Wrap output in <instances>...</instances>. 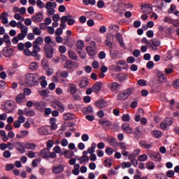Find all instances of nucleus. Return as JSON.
Instances as JSON below:
<instances>
[{
	"instance_id": "2f4dec72",
	"label": "nucleus",
	"mask_w": 179,
	"mask_h": 179,
	"mask_svg": "<svg viewBox=\"0 0 179 179\" xmlns=\"http://www.w3.org/2000/svg\"><path fill=\"white\" fill-rule=\"evenodd\" d=\"M44 43V40L41 36H38L36 38V40L33 42V44H35L36 45H43Z\"/></svg>"
},
{
	"instance_id": "4d7b16f0",
	"label": "nucleus",
	"mask_w": 179,
	"mask_h": 179,
	"mask_svg": "<svg viewBox=\"0 0 179 179\" xmlns=\"http://www.w3.org/2000/svg\"><path fill=\"white\" fill-rule=\"evenodd\" d=\"M33 34H35V36H40V34H41V29L38 27H36L33 29Z\"/></svg>"
},
{
	"instance_id": "6ab92c4d",
	"label": "nucleus",
	"mask_w": 179,
	"mask_h": 179,
	"mask_svg": "<svg viewBox=\"0 0 179 179\" xmlns=\"http://www.w3.org/2000/svg\"><path fill=\"white\" fill-rule=\"evenodd\" d=\"M50 150L48 148H43L40 152V156L43 159H50Z\"/></svg>"
},
{
	"instance_id": "052dcab7",
	"label": "nucleus",
	"mask_w": 179,
	"mask_h": 179,
	"mask_svg": "<svg viewBox=\"0 0 179 179\" xmlns=\"http://www.w3.org/2000/svg\"><path fill=\"white\" fill-rule=\"evenodd\" d=\"M33 51L40 52L41 51V48H40V45H38L33 44Z\"/></svg>"
},
{
	"instance_id": "37998d69",
	"label": "nucleus",
	"mask_w": 179,
	"mask_h": 179,
	"mask_svg": "<svg viewBox=\"0 0 179 179\" xmlns=\"http://www.w3.org/2000/svg\"><path fill=\"white\" fill-rule=\"evenodd\" d=\"M3 43H6L8 45H10L11 42H10V37L9 35L6 34L3 36Z\"/></svg>"
},
{
	"instance_id": "ea45409f",
	"label": "nucleus",
	"mask_w": 179,
	"mask_h": 179,
	"mask_svg": "<svg viewBox=\"0 0 179 179\" xmlns=\"http://www.w3.org/2000/svg\"><path fill=\"white\" fill-rule=\"evenodd\" d=\"M69 55L71 59H73L74 61H76V59H78V55H76V53H75V52L72 50L69 51Z\"/></svg>"
},
{
	"instance_id": "ddd939ff",
	"label": "nucleus",
	"mask_w": 179,
	"mask_h": 179,
	"mask_svg": "<svg viewBox=\"0 0 179 179\" xmlns=\"http://www.w3.org/2000/svg\"><path fill=\"white\" fill-rule=\"evenodd\" d=\"M14 146H15V149H17V150H18V152H20V153H24V152H26V149H25L24 146H23V143H22L20 142L14 143Z\"/></svg>"
},
{
	"instance_id": "69168bd1",
	"label": "nucleus",
	"mask_w": 179,
	"mask_h": 179,
	"mask_svg": "<svg viewBox=\"0 0 179 179\" xmlns=\"http://www.w3.org/2000/svg\"><path fill=\"white\" fill-rule=\"evenodd\" d=\"M59 51L61 54H65V52H66V47L64 45H60L59 47Z\"/></svg>"
},
{
	"instance_id": "0eeeda50",
	"label": "nucleus",
	"mask_w": 179,
	"mask_h": 179,
	"mask_svg": "<svg viewBox=\"0 0 179 179\" xmlns=\"http://www.w3.org/2000/svg\"><path fill=\"white\" fill-rule=\"evenodd\" d=\"M2 54L6 58H10L13 55V50L9 47H5L2 50Z\"/></svg>"
},
{
	"instance_id": "49530a36",
	"label": "nucleus",
	"mask_w": 179,
	"mask_h": 179,
	"mask_svg": "<svg viewBox=\"0 0 179 179\" xmlns=\"http://www.w3.org/2000/svg\"><path fill=\"white\" fill-rule=\"evenodd\" d=\"M66 22V17H64V16H62L61 17V24H60V27L62 29H66V24H65Z\"/></svg>"
},
{
	"instance_id": "de8ad7c7",
	"label": "nucleus",
	"mask_w": 179,
	"mask_h": 179,
	"mask_svg": "<svg viewBox=\"0 0 179 179\" xmlns=\"http://www.w3.org/2000/svg\"><path fill=\"white\" fill-rule=\"evenodd\" d=\"M138 162H146L148 160V155L146 154L141 155L138 157Z\"/></svg>"
},
{
	"instance_id": "13d9d810",
	"label": "nucleus",
	"mask_w": 179,
	"mask_h": 179,
	"mask_svg": "<svg viewBox=\"0 0 179 179\" xmlns=\"http://www.w3.org/2000/svg\"><path fill=\"white\" fill-rule=\"evenodd\" d=\"M36 5L38 8H40L41 9H43V8L45 6V4L43 2H42L41 0H37Z\"/></svg>"
},
{
	"instance_id": "412c9836",
	"label": "nucleus",
	"mask_w": 179,
	"mask_h": 179,
	"mask_svg": "<svg viewBox=\"0 0 179 179\" xmlns=\"http://www.w3.org/2000/svg\"><path fill=\"white\" fill-rule=\"evenodd\" d=\"M117 79H118L120 83L125 82V80L128 79V74L118 73L117 75Z\"/></svg>"
},
{
	"instance_id": "9d476101",
	"label": "nucleus",
	"mask_w": 179,
	"mask_h": 179,
	"mask_svg": "<svg viewBox=\"0 0 179 179\" xmlns=\"http://www.w3.org/2000/svg\"><path fill=\"white\" fill-rule=\"evenodd\" d=\"M99 124L102 127L103 129H106L107 127H111L113 125V123L110 120H104V119L99 120Z\"/></svg>"
},
{
	"instance_id": "c03bdc74",
	"label": "nucleus",
	"mask_w": 179,
	"mask_h": 179,
	"mask_svg": "<svg viewBox=\"0 0 179 179\" xmlns=\"http://www.w3.org/2000/svg\"><path fill=\"white\" fill-rule=\"evenodd\" d=\"M14 9H17L14 10L15 12H20V15H24L26 13V8L24 7H21L20 9L17 7H14Z\"/></svg>"
},
{
	"instance_id": "4468645a",
	"label": "nucleus",
	"mask_w": 179,
	"mask_h": 179,
	"mask_svg": "<svg viewBox=\"0 0 179 179\" xmlns=\"http://www.w3.org/2000/svg\"><path fill=\"white\" fill-rule=\"evenodd\" d=\"M149 157H150L152 160H155V162H159L162 159V155H160V153L157 152H150L148 154Z\"/></svg>"
},
{
	"instance_id": "2eb2a0df",
	"label": "nucleus",
	"mask_w": 179,
	"mask_h": 179,
	"mask_svg": "<svg viewBox=\"0 0 179 179\" xmlns=\"http://www.w3.org/2000/svg\"><path fill=\"white\" fill-rule=\"evenodd\" d=\"M55 105L56 106L55 108H57L59 113H64L65 111V106H64V103L59 101H55Z\"/></svg>"
},
{
	"instance_id": "a19ab883",
	"label": "nucleus",
	"mask_w": 179,
	"mask_h": 179,
	"mask_svg": "<svg viewBox=\"0 0 179 179\" xmlns=\"http://www.w3.org/2000/svg\"><path fill=\"white\" fill-rule=\"evenodd\" d=\"M38 94L42 97H46V96H48V94H50V91H48V90H38Z\"/></svg>"
},
{
	"instance_id": "1a4fd4ad",
	"label": "nucleus",
	"mask_w": 179,
	"mask_h": 179,
	"mask_svg": "<svg viewBox=\"0 0 179 179\" xmlns=\"http://www.w3.org/2000/svg\"><path fill=\"white\" fill-rule=\"evenodd\" d=\"M46 103L44 101L36 102L34 103V106L38 111H44Z\"/></svg>"
},
{
	"instance_id": "864d4df0",
	"label": "nucleus",
	"mask_w": 179,
	"mask_h": 179,
	"mask_svg": "<svg viewBox=\"0 0 179 179\" xmlns=\"http://www.w3.org/2000/svg\"><path fill=\"white\" fill-rule=\"evenodd\" d=\"M105 153H106V155H108V156H111V155H113V153H114V150H113V148L108 147L105 150Z\"/></svg>"
},
{
	"instance_id": "0e129e2a",
	"label": "nucleus",
	"mask_w": 179,
	"mask_h": 179,
	"mask_svg": "<svg viewBox=\"0 0 179 179\" xmlns=\"http://www.w3.org/2000/svg\"><path fill=\"white\" fill-rule=\"evenodd\" d=\"M80 160V164H83V163H87V162H89V157H81Z\"/></svg>"
},
{
	"instance_id": "20e7f679",
	"label": "nucleus",
	"mask_w": 179,
	"mask_h": 179,
	"mask_svg": "<svg viewBox=\"0 0 179 179\" xmlns=\"http://www.w3.org/2000/svg\"><path fill=\"white\" fill-rule=\"evenodd\" d=\"M44 52L46 58H52V55H54V48L51 45L45 44L44 46Z\"/></svg>"
},
{
	"instance_id": "6e6d98bb",
	"label": "nucleus",
	"mask_w": 179,
	"mask_h": 179,
	"mask_svg": "<svg viewBox=\"0 0 179 179\" xmlns=\"http://www.w3.org/2000/svg\"><path fill=\"white\" fill-rule=\"evenodd\" d=\"M147 69H153L155 67V63L153 61H149L147 64H146Z\"/></svg>"
},
{
	"instance_id": "774afa93",
	"label": "nucleus",
	"mask_w": 179,
	"mask_h": 179,
	"mask_svg": "<svg viewBox=\"0 0 179 179\" xmlns=\"http://www.w3.org/2000/svg\"><path fill=\"white\" fill-rule=\"evenodd\" d=\"M138 86H141V87L146 86V80H142V79L138 80Z\"/></svg>"
},
{
	"instance_id": "c756f323",
	"label": "nucleus",
	"mask_w": 179,
	"mask_h": 179,
	"mask_svg": "<svg viewBox=\"0 0 179 179\" xmlns=\"http://www.w3.org/2000/svg\"><path fill=\"white\" fill-rule=\"evenodd\" d=\"M89 85V80H87V78H83V80H81L80 83V87L81 89H83L85 87H86L87 85Z\"/></svg>"
},
{
	"instance_id": "338daca9",
	"label": "nucleus",
	"mask_w": 179,
	"mask_h": 179,
	"mask_svg": "<svg viewBox=\"0 0 179 179\" xmlns=\"http://www.w3.org/2000/svg\"><path fill=\"white\" fill-rule=\"evenodd\" d=\"M78 54L81 58V59H85L86 58V52L83 50H78Z\"/></svg>"
},
{
	"instance_id": "423d86ee",
	"label": "nucleus",
	"mask_w": 179,
	"mask_h": 179,
	"mask_svg": "<svg viewBox=\"0 0 179 179\" xmlns=\"http://www.w3.org/2000/svg\"><path fill=\"white\" fill-rule=\"evenodd\" d=\"M78 66H79L78 62L71 60H66L64 64V68L68 69H73V68H78Z\"/></svg>"
},
{
	"instance_id": "680f3d73",
	"label": "nucleus",
	"mask_w": 179,
	"mask_h": 179,
	"mask_svg": "<svg viewBox=\"0 0 179 179\" xmlns=\"http://www.w3.org/2000/svg\"><path fill=\"white\" fill-rule=\"evenodd\" d=\"M175 171L173 170H169L166 172V176L169 178H173L174 177Z\"/></svg>"
},
{
	"instance_id": "aec40b11",
	"label": "nucleus",
	"mask_w": 179,
	"mask_h": 179,
	"mask_svg": "<svg viewBox=\"0 0 179 179\" xmlns=\"http://www.w3.org/2000/svg\"><path fill=\"white\" fill-rule=\"evenodd\" d=\"M122 129L126 132V134H133L134 133V129H132V128H131L129 127V124H124L122 126Z\"/></svg>"
},
{
	"instance_id": "f8f14e48",
	"label": "nucleus",
	"mask_w": 179,
	"mask_h": 179,
	"mask_svg": "<svg viewBox=\"0 0 179 179\" xmlns=\"http://www.w3.org/2000/svg\"><path fill=\"white\" fill-rule=\"evenodd\" d=\"M65 167L62 164H59L57 166H54L52 169V171L54 174H61L63 173Z\"/></svg>"
},
{
	"instance_id": "f3484780",
	"label": "nucleus",
	"mask_w": 179,
	"mask_h": 179,
	"mask_svg": "<svg viewBox=\"0 0 179 179\" xmlns=\"http://www.w3.org/2000/svg\"><path fill=\"white\" fill-rule=\"evenodd\" d=\"M86 52L90 55V57H94L96 54V49L92 46H87L85 48Z\"/></svg>"
},
{
	"instance_id": "cd10ccee",
	"label": "nucleus",
	"mask_w": 179,
	"mask_h": 179,
	"mask_svg": "<svg viewBox=\"0 0 179 179\" xmlns=\"http://www.w3.org/2000/svg\"><path fill=\"white\" fill-rule=\"evenodd\" d=\"M96 148H97V144H96V143H92L91 144V147H90L87 149V152L88 153H90V155H92L94 153V152H96V150L94 149H96Z\"/></svg>"
},
{
	"instance_id": "c9c22d12",
	"label": "nucleus",
	"mask_w": 179,
	"mask_h": 179,
	"mask_svg": "<svg viewBox=\"0 0 179 179\" xmlns=\"http://www.w3.org/2000/svg\"><path fill=\"white\" fill-rule=\"evenodd\" d=\"M29 68L31 71H37L38 68V63L37 62H31L29 66Z\"/></svg>"
},
{
	"instance_id": "bf43d9fd",
	"label": "nucleus",
	"mask_w": 179,
	"mask_h": 179,
	"mask_svg": "<svg viewBox=\"0 0 179 179\" xmlns=\"http://www.w3.org/2000/svg\"><path fill=\"white\" fill-rule=\"evenodd\" d=\"M3 156L5 157V159H9L10 156H12V153H10V151L6 150L3 153Z\"/></svg>"
},
{
	"instance_id": "a18cd8bd",
	"label": "nucleus",
	"mask_w": 179,
	"mask_h": 179,
	"mask_svg": "<svg viewBox=\"0 0 179 179\" xmlns=\"http://www.w3.org/2000/svg\"><path fill=\"white\" fill-rule=\"evenodd\" d=\"M42 66L44 69H47L50 66V63H48V60L47 59H42Z\"/></svg>"
},
{
	"instance_id": "473e14b6",
	"label": "nucleus",
	"mask_w": 179,
	"mask_h": 179,
	"mask_svg": "<svg viewBox=\"0 0 179 179\" xmlns=\"http://www.w3.org/2000/svg\"><path fill=\"white\" fill-rule=\"evenodd\" d=\"M64 155L67 159H71V157H73V156H75V152L71 150H65Z\"/></svg>"
},
{
	"instance_id": "bb28decb",
	"label": "nucleus",
	"mask_w": 179,
	"mask_h": 179,
	"mask_svg": "<svg viewBox=\"0 0 179 179\" xmlns=\"http://www.w3.org/2000/svg\"><path fill=\"white\" fill-rule=\"evenodd\" d=\"M24 115H26V117H34V115H36V112H34L33 110H29V108H26Z\"/></svg>"
},
{
	"instance_id": "5701e85b",
	"label": "nucleus",
	"mask_w": 179,
	"mask_h": 179,
	"mask_svg": "<svg viewBox=\"0 0 179 179\" xmlns=\"http://www.w3.org/2000/svg\"><path fill=\"white\" fill-rule=\"evenodd\" d=\"M64 121H71L75 120V114L65 113L63 116Z\"/></svg>"
},
{
	"instance_id": "a878e982",
	"label": "nucleus",
	"mask_w": 179,
	"mask_h": 179,
	"mask_svg": "<svg viewBox=\"0 0 179 179\" xmlns=\"http://www.w3.org/2000/svg\"><path fill=\"white\" fill-rule=\"evenodd\" d=\"M25 95L23 93L19 94L18 95H17L16 98H15V101L16 103H17L18 104L20 103H23V99H24Z\"/></svg>"
},
{
	"instance_id": "e433bc0d",
	"label": "nucleus",
	"mask_w": 179,
	"mask_h": 179,
	"mask_svg": "<svg viewBox=\"0 0 179 179\" xmlns=\"http://www.w3.org/2000/svg\"><path fill=\"white\" fill-rule=\"evenodd\" d=\"M36 147L37 145L34 143H28L24 145V148L25 149H27V150H31L33 149H36Z\"/></svg>"
},
{
	"instance_id": "7ed1b4c3",
	"label": "nucleus",
	"mask_w": 179,
	"mask_h": 179,
	"mask_svg": "<svg viewBox=\"0 0 179 179\" xmlns=\"http://www.w3.org/2000/svg\"><path fill=\"white\" fill-rule=\"evenodd\" d=\"M3 108L5 113H12V111L15 110V101H13V100L6 101Z\"/></svg>"
},
{
	"instance_id": "72a5a7b5",
	"label": "nucleus",
	"mask_w": 179,
	"mask_h": 179,
	"mask_svg": "<svg viewBox=\"0 0 179 179\" xmlns=\"http://www.w3.org/2000/svg\"><path fill=\"white\" fill-rule=\"evenodd\" d=\"M83 114H89L90 113H93V107L89 105L87 107H85L83 109Z\"/></svg>"
},
{
	"instance_id": "dca6fc26",
	"label": "nucleus",
	"mask_w": 179,
	"mask_h": 179,
	"mask_svg": "<svg viewBox=\"0 0 179 179\" xmlns=\"http://www.w3.org/2000/svg\"><path fill=\"white\" fill-rule=\"evenodd\" d=\"M101 87H103V83L96 82L92 86V92H94V93H99V92H100V90H101Z\"/></svg>"
},
{
	"instance_id": "a211bd4d",
	"label": "nucleus",
	"mask_w": 179,
	"mask_h": 179,
	"mask_svg": "<svg viewBox=\"0 0 179 179\" xmlns=\"http://www.w3.org/2000/svg\"><path fill=\"white\" fill-rule=\"evenodd\" d=\"M67 92L70 93V94H76V92H78V87H76L75 84L69 83Z\"/></svg>"
},
{
	"instance_id": "8fccbe9b",
	"label": "nucleus",
	"mask_w": 179,
	"mask_h": 179,
	"mask_svg": "<svg viewBox=\"0 0 179 179\" xmlns=\"http://www.w3.org/2000/svg\"><path fill=\"white\" fill-rule=\"evenodd\" d=\"M174 122V120H173L171 117H166L164 120V122L169 127L173 124Z\"/></svg>"
},
{
	"instance_id": "603ef678",
	"label": "nucleus",
	"mask_w": 179,
	"mask_h": 179,
	"mask_svg": "<svg viewBox=\"0 0 179 179\" xmlns=\"http://www.w3.org/2000/svg\"><path fill=\"white\" fill-rule=\"evenodd\" d=\"M165 34L167 37H171V34H173V27L168 28L165 31Z\"/></svg>"
},
{
	"instance_id": "4be33fe9",
	"label": "nucleus",
	"mask_w": 179,
	"mask_h": 179,
	"mask_svg": "<svg viewBox=\"0 0 179 179\" xmlns=\"http://www.w3.org/2000/svg\"><path fill=\"white\" fill-rule=\"evenodd\" d=\"M63 17L66 18L67 24L69 26H73L75 24V20L73 18L72 15H64Z\"/></svg>"
},
{
	"instance_id": "f03ea898",
	"label": "nucleus",
	"mask_w": 179,
	"mask_h": 179,
	"mask_svg": "<svg viewBox=\"0 0 179 179\" xmlns=\"http://www.w3.org/2000/svg\"><path fill=\"white\" fill-rule=\"evenodd\" d=\"M132 94V90L128 88L124 90L121 91L117 95V100L119 101H122V100H127L129 96Z\"/></svg>"
},
{
	"instance_id": "79ce46f5",
	"label": "nucleus",
	"mask_w": 179,
	"mask_h": 179,
	"mask_svg": "<svg viewBox=\"0 0 179 179\" xmlns=\"http://www.w3.org/2000/svg\"><path fill=\"white\" fill-rule=\"evenodd\" d=\"M76 45L79 50H83L85 48V42L83 41H78Z\"/></svg>"
},
{
	"instance_id": "b1692460",
	"label": "nucleus",
	"mask_w": 179,
	"mask_h": 179,
	"mask_svg": "<svg viewBox=\"0 0 179 179\" xmlns=\"http://www.w3.org/2000/svg\"><path fill=\"white\" fill-rule=\"evenodd\" d=\"M110 50V58H113V59H118L119 55H118V50L109 49Z\"/></svg>"
},
{
	"instance_id": "f704fd0d",
	"label": "nucleus",
	"mask_w": 179,
	"mask_h": 179,
	"mask_svg": "<svg viewBox=\"0 0 179 179\" xmlns=\"http://www.w3.org/2000/svg\"><path fill=\"white\" fill-rule=\"evenodd\" d=\"M38 132L40 135H48L50 132L48 131V129L45 128V127H42L38 129Z\"/></svg>"
},
{
	"instance_id": "4c0bfd02",
	"label": "nucleus",
	"mask_w": 179,
	"mask_h": 179,
	"mask_svg": "<svg viewBox=\"0 0 179 179\" xmlns=\"http://www.w3.org/2000/svg\"><path fill=\"white\" fill-rule=\"evenodd\" d=\"M83 3L87 6L91 5L92 6L96 5V0H83Z\"/></svg>"
},
{
	"instance_id": "39448f33",
	"label": "nucleus",
	"mask_w": 179,
	"mask_h": 179,
	"mask_svg": "<svg viewBox=\"0 0 179 179\" xmlns=\"http://www.w3.org/2000/svg\"><path fill=\"white\" fill-rule=\"evenodd\" d=\"M108 87L113 93H117V92L121 89V84L117 82H113L112 83H109L108 85Z\"/></svg>"
},
{
	"instance_id": "7c9ffc66",
	"label": "nucleus",
	"mask_w": 179,
	"mask_h": 179,
	"mask_svg": "<svg viewBox=\"0 0 179 179\" xmlns=\"http://www.w3.org/2000/svg\"><path fill=\"white\" fill-rule=\"evenodd\" d=\"M57 76L59 77L62 76V78H64V79H66L69 76V73L68 71H63L62 72H57L56 73Z\"/></svg>"
},
{
	"instance_id": "3c124183",
	"label": "nucleus",
	"mask_w": 179,
	"mask_h": 179,
	"mask_svg": "<svg viewBox=\"0 0 179 179\" xmlns=\"http://www.w3.org/2000/svg\"><path fill=\"white\" fill-rule=\"evenodd\" d=\"M122 120L124 122H128V121L131 120V117L128 114H124L122 115Z\"/></svg>"
},
{
	"instance_id": "5fc2aeb1",
	"label": "nucleus",
	"mask_w": 179,
	"mask_h": 179,
	"mask_svg": "<svg viewBox=\"0 0 179 179\" xmlns=\"http://www.w3.org/2000/svg\"><path fill=\"white\" fill-rule=\"evenodd\" d=\"M131 166H132L131 162H124L122 163V169H129V167H131Z\"/></svg>"
},
{
	"instance_id": "58836bf2",
	"label": "nucleus",
	"mask_w": 179,
	"mask_h": 179,
	"mask_svg": "<svg viewBox=\"0 0 179 179\" xmlns=\"http://www.w3.org/2000/svg\"><path fill=\"white\" fill-rule=\"evenodd\" d=\"M151 42H152V45H154V47H160V40L157 39V38H152L151 39Z\"/></svg>"
},
{
	"instance_id": "09e8293b",
	"label": "nucleus",
	"mask_w": 179,
	"mask_h": 179,
	"mask_svg": "<svg viewBox=\"0 0 179 179\" xmlns=\"http://www.w3.org/2000/svg\"><path fill=\"white\" fill-rule=\"evenodd\" d=\"M46 149H48V150H50V149L54 146V141L52 140H48L46 143Z\"/></svg>"
},
{
	"instance_id": "e2e57ef3",
	"label": "nucleus",
	"mask_w": 179,
	"mask_h": 179,
	"mask_svg": "<svg viewBox=\"0 0 179 179\" xmlns=\"http://www.w3.org/2000/svg\"><path fill=\"white\" fill-rule=\"evenodd\" d=\"M153 135H154L155 138H162V134L160 132V131H157V130H155L153 131Z\"/></svg>"
},
{
	"instance_id": "393cba45",
	"label": "nucleus",
	"mask_w": 179,
	"mask_h": 179,
	"mask_svg": "<svg viewBox=\"0 0 179 179\" xmlns=\"http://www.w3.org/2000/svg\"><path fill=\"white\" fill-rule=\"evenodd\" d=\"M109 145L111 146H117L118 145V141H117V138L114 137H110V138L107 139Z\"/></svg>"
},
{
	"instance_id": "6e6552de",
	"label": "nucleus",
	"mask_w": 179,
	"mask_h": 179,
	"mask_svg": "<svg viewBox=\"0 0 179 179\" xmlns=\"http://www.w3.org/2000/svg\"><path fill=\"white\" fill-rule=\"evenodd\" d=\"M94 104L97 108H104V107H107V106H108V102L105 99H99L96 101Z\"/></svg>"
},
{
	"instance_id": "9b49d317",
	"label": "nucleus",
	"mask_w": 179,
	"mask_h": 179,
	"mask_svg": "<svg viewBox=\"0 0 179 179\" xmlns=\"http://www.w3.org/2000/svg\"><path fill=\"white\" fill-rule=\"evenodd\" d=\"M43 19L44 17H43V11L36 13V15H33L32 17V20L34 22V23L43 22Z\"/></svg>"
},
{
	"instance_id": "c85d7f7f",
	"label": "nucleus",
	"mask_w": 179,
	"mask_h": 179,
	"mask_svg": "<svg viewBox=\"0 0 179 179\" xmlns=\"http://www.w3.org/2000/svg\"><path fill=\"white\" fill-rule=\"evenodd\" d=\"M141 135H142V132H141V129L139 127H136L134 132V136L136 139H141Z\"/></svg>"
},
{
	"instance_id": "f257e3e1",
	"label": "nucleus",
	"mask_w": 179,
	"mask_h": 179,
	"mask_svg": "<svg viewBox=\"0 0 179 179\" xmlns=\"http://www.w3.org/2000/svg\"><path fill=\"white\" fill-rule=\"evenodd\" d=\"M40 77L36 73H28L25 76V82L28 86L33 87V86H36L37 83H38V80Z\"/></svg>"
}]
</instances>
